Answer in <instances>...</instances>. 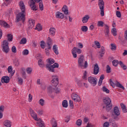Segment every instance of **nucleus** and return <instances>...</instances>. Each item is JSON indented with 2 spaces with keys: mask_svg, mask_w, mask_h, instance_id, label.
Masks as SVG:
<instances>
[{
  "mask_svg": "<svg viewBox=\"0 0 127 127\" xmlns=\"http://www.w3.org/2000/svg\"><path fill=\"white\" fill-rule=\"evenodd\" d=\"M19 5L21 11L17 15L16 21L18 22L22 20V22H24L25 20V5L22 1L19 2Z\"/></svg>",
  "mask_w": 127,
  "mask_h": 127,
  "instance_id": "obj_1",
  "label": "nucleus"
},
{
  "mask_svg": "<svg viewBox=\"0 0 127 127\" xmlns=\"http://www.w3.org/2000/svg\"><path fill=\"white\" fill-rule=\"evenodd\" d=\"M48 64L46 65V68L49 71V72H55V68H59V64L58 63H55V61L53 59H48ZM54 63H55L54 64ZM52 64H54L52 65Z\"/></svg>",
  "mask_w": 127,
  "mask_h": 127,
  "instance_id": "obj_2",
  "label": "nucleus"
},
{
  "mask_svg": "<svg viewBox=\"0 0 127 127\" xmlns=\"http://www.w3.org/2000/svg\"><path fill=\"white\" fill-rule=\"evenodd\" d=\"M103 109H106V112H110L113 109V104L112 103V100L110 97H106L103 98Z\"/></svg>",
  "mask_w": 127,
  "mask_h": 127,
  "instance_id": "obj_3",
  "label": "nucleus"
},
{
  "mask_svg": "<svg viewBox=\"0 0 127 127\" xmlns=\"http://www.w3.org/2000/svg\"><path fill=\"white\" fill-rule=\"evenodd\" d=\"M29 111L31 117H32L35 121L39 122H37V126L40 127H45V124H44V123L41 119H39L37 118V114H36L35 112H34V111H33L31 108L30 109Z\"/></svg>",
  "mask_w": 127,
  "mask_h": 127,
  "instance_id": "obj_4",
  "label": "nucleus"
},
{
  "mask_svg": "<svg viewBox=\"0 0 127 127\" xmlns=\"http://www.w3.org/2000/svg\"><path fill=\"white\" fill-rule=\"evenodd\" d=\"M78 67H80L81 69H86L88 67V63L85 62L84 56L80 55L78 59Z\"/></svg>",
  "mask_w": 127,
  "mask_h": 127,
  "instance_id": "obj_5",
  "label": "nucleus"
},
{
  "mask_svg": "<svg viewBox=\"0 0 127 127\" xmlns=\"http://www.w3.org/2000/svg\"><path fill=\"white\" fill-rule=\"evenodd\" d=\"M1 47L3 52L8 53V51H9V47H8V42H7V41H3Z\"/></svg>",
  "mask_w": 127,
  "mask_h": 127,
  "instance_id": "obj_6",
  "label": "nucleus"
},
{
  "mask_svg": "<svg viewBox=\"0 0 127 127\" xmlns=\"http://www.w3.org/2000/svg\"><path fill=\"white\" fill-rule=\"evenodd\" d=\"M98 6L100 9L101 16L105 15V12L104 11V8L105 7V2L103 0H98Z\"/></svg>",
  "mask_w": 127,
  "mask_h": 127,
  "instance_id": "obj_7",
  "label": "nucleus"
},
{
  "mask_svg": "<svg viewBox=\"0 0 127 127\" xmlns=\"http://www.w3.org/2000/svg\"><path fill=\"white\" fill-rule=\"evenodd\" d=\"M54 87L53 86H49L47 87V94L51 98L53 99L55 97V93H54Z\"/></svg>",
  "mask_w": 127,
  "mask_h": 127,
  "instance_id": "obj_8",
  "label": "nucleus"
},
{
  "mask_svg": "<svg viewBox=\"0 0 127 127\" xmlns=\"http://www.w3.org/2000/svg\"><path fill=\"white\" fill-rule=\"evenodd\" d=\"M41 2V0H30L29 3V5L32 9V10H37L36 8V5H35V2Z\"/></svg>",
  "mask_w": 127,
  "mask_h": 127,
  "instance_id": "obj_9",
  "label": "nucleus"
},
{
  "mask_svg": "<svg viewBox=\"0 0 127 127\" xmlns=\"http://www.w3.org/2000/svg\"><path fill=\"white\" fill-rule=\"evenodd\" d=\"M88 81L93 87H95V86L97 85V78L96 77L92 76L89 77L88 78Z\"/></svg>",
  "mask_w": 127,
  "mask_h": 127,
  "instance_id": "obj_10",
  "label": "nucleus"
},
{
  "mask_svg": "<svg viewBox=\"0 0 127 127\" xmlns=\"http://www.w3.org/2000/svg\"><path fill=\"white\" fill-rule=\"evenodd\" d=\"M71 98L74 102H80L81 101V98H80V97L78 95L76 94V93H73L71 95Z\"/></svg>",
  "mask_w": 127,
  "mask_h": 127,
  "instance_id": "obj_11",
  "label": "nucleus"
},
{
  "mask_svg": "<svg viewBox=\"0 0 127 127\" xmlns=\"http://www.w3.org/2000/svg\"><path fill=\"white\" fill-rule=\"evenodd\" d=\"M34 24H35V21L33 20V19H30L28 20V28L30 29L33 28L34 27Z\"/></svg>",
  "mask_w": 127,
  "mask_h": 127,
  "instance_id": "obj_12",
  "label": "nucleus"
},
{
  "mask_svg": "<svg viewBox=\"0 0 127 127\" xmlns=\"http://www.w3.org/2000/svg\"><path fill=\"white\" fill-rule=\"evenodd\" d=\"M99 70L100 67H99L98 64H95L94 66L93 74L94 75H98V74L99 73Z\"/></svg>",
  "mask_w": 127,
  "mask_h": 127,
  "instance_id": "obj_13",
  "label": "nucleus"
},
{
  "mask_svg": "<svg viewBox=\"0 0 127 127\" xmlns=\"http://www.w3.org/2000/svg\"><path fill=\"white\" fill-rule=\"evenodd\" d=\"M105 30L104 33L105 34V36L106 37H109V34H110V27L108 26V25L105 24Z\"/></svg>",
  "mask_w": 127,
  "mask_h": 127,
  "instance_id": "obj_14",
  "label": "nucleus"
},
{
  "mask_svg": "<svg viewBox=\"0 0 127 127\" xmlns=\"http://www.w3.org/2000/svg\"><path fill=\"white\" fill-rule=\"evenodd\" d=\"M52 79L53 80H52V83H53V84H55V86H57L59 83L58 76H57V75H53L52 76Z\"/></svg>",
  "mask_w": 127,
  "mask_h": 127,
  "instance_id": "obj_15",
  "label": "nucleus"
},
{
  "mask_svg": "<svg viewBox=\"0 0 127 127\" xmlns=\"http://www.w3.org/2000/svg\"><path fill=\"white\" fill-rule=\"evenodd\" d=\"M47 44L48 45V49H51V47H52L53 43L52 40L50 37H48L47 40Z\"/></svg>",
  "mask_w": 127,
  "mask_h": 127,
  "instance_id": "obj_16",
  "label": "nucleus"
},
{
  "mask_svg": "<svg viewBox=\"0 0 127 127\" xmlns=\"http://www.w3.org/2000/svg\"><path fill=\"white\" fill-rule=\"evenodd\" d=\"M11 123L9 120H5L3 123V127H11Z\"/></svg>",
  "mask_w": 127,
  "mask_h": 127,
  "instance_id": "obj_17",
  "label": "nucleus"
},
{
  "mask_svg": "<svg viewBox=\"0 0 127 127\" xmlns=\"http://www.w3.org/2000/svg\"><path fill=\"white\" fill-rule=\"evenodd\" d=\"M113 113L115 116H119L121 115V113L120 112V110L119 109V107H115L114 108Z\"/></svg>",
  "mask_w": 127,
  "mask_h": 127,
  "instance_id": "obj_18",
  "label": "nucleus"
},
{
  "mask_svg": "<svg viewBox=\"0 0 127 127\" xmlns=\"http://www.w3.org/2000/svg\"><path fill=\"white\" fill-rule=\"evenodd\" d=\"M0 25H1V26H4L5 28H9V25L3 20L0 21Z\"/></svg>",
  "mask_w": 127,
  "mask_h": 127,
  "instance_id": "obj_19",
  "label": "nucleus"
},
{
  "mask_svg": "<svg viewBox=\"0 0 127 127\" xmlns=\"http://www.w3.org/2000/svg\"><path fill=\"white\" fill-rule=\"evenodd\" d=\"M56 17L57 18H61L62 19H63V18H64V14L58 11L56 13Z\"/></svg>",
  "mask_w": 127,
  "mask_h": 127,
  "instance_id": "obj_20",
  "label": "nucleus"
},
{
  "mask_svg": "<svg viewBox=\"0 0 127 127\" xmlns=\"http://www.w3.org/2000/svg\"><path fill=\"white\" fill-rule=\"evenodd\" d=\"M89 18L90 16H89V15H86L83 16L82 18V21L83 23H87Z\"/></svg>",
  "mask_w": 127,
  "mask_h": 127,
  "instance_id": "obj_21",
  "label": "nucleus"
},
{
  "mask_svg": "<svg viewBox=\"0 0 127 127\" xmlns=\"http://www.w3.org/2000/svg\"><path fill=\"white\" fill-rule=\"evenodd\" d=\"M120 106L123 113H127V106H126V105L124 104V103H121Z\"/></svg>",
  "mask_w": 127,
  "mask_h": 127,
  "instance_id": "obj_22",
  "label": "nucleus"
},
{
  "mask_svg": "<svg viewBox=\"0 0 127 127\" xmlns=\"http://www.w3.org/2000/svg\"><path fill=\"white\" fill-rule=\"evenodd\" d=\"M106 50H105V48L103 46L101 47L100 51L99 52V53L100 54V56L101 57H103L105 54Z\"/></svg>",
  "mask_w": 127,
  "mask_h": 127,
  "instance_id": "obj_23",
  "label": "nucleus"
},
{
  "mask_svg": "<svg viewBox=\"0 0 127 127\" xmlns=\"http://www.w3.org/2000/svg\"><path fill=\"white\" fill-rule=\"evenodd\" d=\"M53 50L54 53H55V54H56V55H58V54H59V52L58 51V47H57V45H54L53 46Z\"/></svg>",
  "mask_w": 127,
  "mask_h": 127,
  "instance_id": "obj_24",
  "label": "nucleus"
},
{
  "mask_svg": "<svg viewBox=\"0 0 127 127\" xmlns=\"http://www.w3.org/2000/svg\"><path fill=\"white\" fill-rule=\"evenodd\" d=\"M2 80H3L4 83H5L6 84H7L8 83H9V77L6 76H3L1 78Z\"/></svg>",
  "mask_w": 127,
  "mask_h": 127,
  "instance_id": "obj_25",
  "label": "nucleus"
},
{
  "mask_svg": "<svg viewBox=\"0 0 127 127\" xmlns=\"http://www.w3.org/2000/svg\"><path fill=\"white\" fill-rule=\"evenodd\" d=\"M49 31L50 34H51V35H52V36H54V35H55L56 29H55V28H50L49 29Z\"/></svg>",
  "mask_w": 127,
  "mask_h": 127,
  "instance_id": "obj_26",
  "label": "nucleus"
},
{
  "mask_svg": "<svg viewBox=\"0 0 127 127\" xmlns=\"http://www.w3.org/2000/svg\"><path fill=\"white\" fill-rule=\"evenodd\" d=\"M83 83L84 82H83V80H76V84L78 85L79 88H81V87H83Z\"/></svg>",
  "mask_w": 127,
  "mask_h": 127,
  "instance_id": "obj_27",
  "label": "nucleus"
},
{
  "mask_svg": "<svg viewBox=\"0 0 127 127\" xmlns=\"http://www.w3.org/2000/svg\"><path fill=\"white\" fill-rule=\"evenodd\" d=\"M7 42H11L12 41V40L13 39V36L11 34H8L7 35Z\"/></svg>",
  "mask_w": 127,
  "mask_h": 127,
  "instance_id": "obj_28",
  "label": "nucleus"
},
{
  "mask_svg": "<svg viewBox=\"0 0 127 127\" xmlns=\"http://www.w3.org/2000/svg\"><path fill=\"white\" fill-rule=\"evenodd\" d=\"M62 11L64 14H68V7L66 5H64L62 8Z\"/></svg>",
  "mask_w": 127,
  "mask_h": 127,
  "instance_id": "obj_29",
  "label": "nucleus"
},
{
  "mask_svg": "<svg viewBox=\"0 0 127 127\" xmlns=\"http://www.w3.org/2000/svg\"><path fill=\"white\" fill-rule=\"evenodd\" d=\"M119 65H120L121 68L123 69V70H127V65L124 64V63L122 61L119 62Z\"/></svg>",
  "mask_w": 127,
  "mask_h": 127,
  "instance_id": "obj_30",
  "label": "nucleus"
},
{
  "mask_svg": "<svg viewBox=\"0 0 127 127\" xmlns=\"http://www.w3.org/2000/svg\"><path fill=\"white\" fill-rule=\"evenodd\" d=\"M7 71L8 73H10L11 74V76H13L14 73L12 72V66H9L7 68Z\"/></svg>",
  "mask_w": 127,
  "mask_h": 127,
  "instance_id": "obj_31",
  "label": "nucleus"
},
{
  "mask_svg": "<svg viewBox=\"0 0 127 127\" xmlns=\"http://www.w3.org/2000/svg\"><path fill=\"white\" fill-rule=\"evenodd\" d=\"M119 64H120V62H119V61L117 60H115L112 62V64L115 67H117Z\"/></svg>",
  "mask_w": 127,
  "mask_h": 127,
  "instance_id": "obj_32",
  "label": "nucleus"
},
{
  "mask_svg": "<svg viewBox=\"0 0 127 127\" xmlns=\"http://www.w3.org/2000/svg\"><path fill=\"white\" fill-rule=\"evenodd\" d=\"M75 49H76V47H74L73 49L71 50V53L73 55V58H77V54L75 52Z\"/></svg>",
  "mask_w": 127,
  "mask_h": 127,
  "instance_id": "obj_33",
  "label": "nucleus"
},
{
  "mask_svg": "<svg viewBox=\"0 0 127 127\" xmlns=\"http://www.w3.org/2000/svg\"><path fill=\"white\" fill-rule=\"evenodd\" d=\"M116 87L118 88H120V89H123V90H125V87L122 85V84L120 83V82H117L116 84Z\"/></svg>",
  "mask_w": 127,
  "mask_h": 127,
  "instance_id": "obj_34",
  "label": "nucleus"
},
{
  "mask_svg": "<svg viewBox=\"0 0 127 127\" xmlns=\"http://www.w3.org/2000/svg\"><path fill=\"white\" fill-rule=\"evenodd\" d=\"M35 29L38 30V31H41L42 30V26H41L40 24H38Z\"/></svg>",
  "mask_w": 127,
  "mask_h": 127,
  "instance_id": "obj_35",
  "label": "nucleus"
},
{
  "mask_svg": "<svg viewBox=\"0 0 127 127\" xmlns=\"http://www.w3.org/2000/svg\"><path fill=\"white\" fill-rule=\"evenodd\" d=\"M63 108H67L68 107V102L67 100H64L63 101Z\"/></svg>",
  "mask_w": 127,
  "mask_h": 127,
  "instance_id": "obj_36",
  "label": "nucleus"
},
{
  "mask_svg": "<svg viewBox=\"0 0 127 127\" xmlns=\"http://www.w3.org/2000/svg\"><path fill=\"white\" fill-rule=\"evenodd\" d=\"M26 42H27V40L26 38H23L20 41L19 43L20 44H26Z\"/></svg>",
  "mask_w": 127,
  "mask_h": 127,
  "instance_id": "obj_37",
  "label": "nucleus"
},
{
  "mask_svg": "<svg viewBox=\"0 0 127 127\" xmlns=\"http://www.w3.org/2000/svg\"><path fill=\"white\" fill-rule=\"evenodd\" d=\"M103 92L106 93V94H109L110 93V90L106 87V86H103L102 88Z\"/></svg>",
  "mask_w": 127,
  "mask_h": 127,
  "instance_id": "obj_38",
  "label": "nucleus"
},
{
  "mask_svg": "<svg viewBox=\"0 0 127 127\" xmlns=\"http://www.w3.org/2000/svg\"><path fill=\"white\" fill-rule=\"evenodd\" d=\"M51 124L52 127H57V122H56V121H55V120L53 119V120H52Z\"/></svg>",
  "mask_w": 127,
  "mask_h": 127,
  "instance_id": "obj_39",
  "label": "nucleus"
},
{
  "mask_svg": "<svg viewBox=\"0 0 127 127\" xmlns=\"http://www.w3.org/2000/svg\"><path fill=\"white\" fill-rule=\"evenodd\" d=\"M38 65L40 67H43V66H44V62H43L42 60H39L38 61Z\"/></svg>",
  "mask_w": 127,
  "mask_h": 127,
  "instance_id": "obj_40",
  "label": "nucleus"
},
{
  "mask_svg": "<svg viewBox=\"0 0 127 127\" xmlns=\"http://www.w3.org/2000/svg\"><path fill=\"white\" fill-rule=\"evenodd\" d=\"M111 32L114 36H117V29L115 28H113Z\"/></svg>",
  "mask_w": 127,
  "mask_h": 127,
  "instance_id": "obj_41",
  "label": "nucleus"
},
{
  "mask_svg": "<svg viewBox=\"0 0 127 127\" xmlns=\"http://www.w3.org/2000/svg\"><path fill=\"white\" fill-rule=\"evenodd\" d=\"M13 63L15 66H19V61H18V59H16L13 61Z\"/></svg>",
  "mask_w": 127,
  "mask_h": 127,
  "instance_id": "obj_42",
  "label": "nucleus"
},
{
  "mask_svg": "<svg viewBox=\"0 0 127 127\" xmlns=\"http://www.w3.org/2000/svg\"><path fill=\"white\" fill-rule=\"evenodd\" d=\"M81 30L83 32H87L88 31V27L86 26H83L81 27Z\"/></svg>",
  "mask_w": 127,
  "mask_h": 127,
  "instance_id": "obj_43",
  "label": "nucleus"
},
{
  "mask_svg": "<svg viewBox=\"0 0 127 127\" xmlns=\"http://www.w3.org/2000/svg\"><path fill=\"white\" fill-rule=\"evenodd\" d=\"M94 43L97 48H101V44H100V42L98 41H95Z\"/></svg>",
  "mask_w": 127,
  "mask_h": 127,
  "instance_id": "obj_44",
  "label": "nucleus"
},
{
  "mask_svg": "<svg viewBox=\"0 0 127 127\" xmlns=\"http://www.w3.org/2000/svg\"><path fill=\"white\" fill-rule=\"evenodd\" d=\"M97 26L103 27V26H104V22L102 21H99L97 23Z\"/></svg>",
  "mask_w": 127,
  "mask_h": 127,
  "instance_id": "obj_45",
  "label": "nucleus"
},
{
  "mask_svg": "<svg viewBox=\"0 0 127 127\" xmlns=\"http://www.w3.org/2000/svg\"><path fill=\"white\" fill-rule=\"evenodd\" d=\"M39 6L40 10H43V3H42V1L39 3Z\"/></svg>",
  "mask_w": 127,
  "mask_h": 127,
  "instance_id": "obj_46",
  "label": "nucleus"
},
{
  "mask_svg": "<svg viewBox=\"0 0 127 127\" xmlns=\"http://www.w3.org/2000/svg\"><path fill=\"white\" fill-rule=\"evenodd\" d=\"M111 66L110 65H107L106 66V72L107 73H111Z\"/></svg>",
  "mask_w": 127,
  "mask_h": 127,
  "instance_id": "obj_47",
  "label": "nucleus"
},
{
  "mask_svg": "<svg viewBox=\"0 0 127 127\" xmlns=\"http://www.w3.org/2000/svg\"><path fill=\"white\" fill-rule=\"evenodd\" d=\"M116 16H117V17H119V18H121V17H122V14L121 13V12L120 11H116Z\"/></svg>",
  "mask_w": 127,
  "mask_h": 127,
  "instance_id": "obj_48",
  "label": "nucleus"
},
{
  "mask_svg": "<svg viewBox=\"0 0 127 127\" xmlns=\"http://www.w3.org/2000/svg\"><path fill=\"white\" fill-rule=\"evenodd\" d=\"M75 52H76L77 54H81V53H82V50H81V49H80L76 48V49H75Z\"/></svg>",
  "mask_w": 127,
  "mask_h": 127,
  "instance_id": "obj_49",
  "label": "nucleus"
},
{
  "mask_svg": "<svg viewBox=\"0 0 127 127\" xmlns=\"http://www.w3.org/2000/svg\"><path fill=\"white\" fill-rule=\"evenodd\" d=\"M18 83L20 84V85H22V83H23V80H22V78L20 77H18Z\"/></svg>",
  "mask_w": 127,
  "mask_h": 127,
  "instance_id": "obj_50",
  "label": "nucleus"
},
{
  "mask_svg": "<svg viewBox=\"0 0 127 127\" xmlns=\"http://www.w3.org/2000/svg\"><path fill=\"white\" fill-rule=\"evenodd\" d=\"M29 53V51H28V50L25 49L23 52V55H28Z\"/></svg>",
  "mask_w": 127,
  "mask_h": 127,
  "instance_id": "obj_51",
  "label": "nucleus"
},
{
  "mask_svg": "<svg viewBox=\"0 0 127 127\" xmlns=\"http://www.w3.org/2000/svg\"><path fill=\"white\" fill-rule=\"evenodd\" d=\"M27 73L28 74H31V72H32V69L30 67H28L26 69Z\"/></svg>",
  "mask_w": 127,
  "mask_h": 127,
  "instance_id": "obj_52",
  "label": "nucleus"
},
{
  "mask_svg": "<svg viewBox=\"0 0 127 127\" xmlns=\"http://www.w3.org/2000/svg\"><path fill=\"white\" fill-rule=\"evenodd\" d=\"M11 51L13 53H16V47L13 46L11 48Z\"/></svg>",
  "mask_w": 127,
  "mask_h": 127,
  "instance_id": "obj_53",
  "label": "nucleus"
},
{
  "mask_svg": "<svg viewBox=\"0 0 127 127\" xmlns=\"http://www.w3.org/2000/svg\"><path fill=\"white\" fill-rule=\"evenodd\" d=\"M3 111H4V106L1 105L0 106V113H3Z\"/></svg>",
  "mask_w": 127,
  "mask_h": 127,
  "instance_id": "obj_54",
  "label": "nucleus"
},
{
  "mask_svg": "<svg viewBox=\"0 0 127 127\" xmlns=\"http://www.w3.org/2000/svg\"><path fill=\"white\" fill-rule=\"evenodd\" d=\"M110 127V124L109 122H105L103 124V127Z\"/></svg>",
  "mask_w": 127,
  "mask_h": 127,
  "instance_id": "obj_55",
  "label": "nucleus"
},
{
  "mask_svg": "<svg viewBox=\"0 0 127 127\" xmlns=\"http://www.w3.org/2000/svg\"><path fill=\"white\" fill-rule=\"evenodd\" d=\"M116 48H117V47L115 45L111 44V50L114 51V50H116Z\"/></svg>",
  "mask_w": 127,
  "mask_h": 127,
  "instance_id": "obj_56",
  "label": "nucleus"
},
{
  "mask_svg": "<svg viewBox=\"0 0 127 127\" xmlns=\"http://www.w3.org/2000/svg\"><path fill=\"white\" fill-rule=\"evenodd\" d=\"M39 104L41 106H44V100L41 99L39 101Z\"/></svg>",
  "mask_w": 127,
  "mask_h": 127,
  "instance_id": "obj_57",
  "label": "nucleus"
},
{
  "mask_svg": "<svg viewBox=\"0 0 127 127\" xmlns=\"http://www.w3.org/2000/svg\"><path fill=\"white\" fill-rule=\"evenodd\" d=\"M77 126H81L82 125V120L79 119L76 122Z\"/></svg>",
  "mask_w": 127,
  "mask_h": 127,
  "instance_id": "obj_58",
  "label": "nucleus"
},
{
  "mask_svg": "<svg viewBox=\"0 0 127 127\" xmlns=\"http://www.w3.org/2000/svg\"><path fill=\"white\" fill-rule=\"evenodd\" d=\"M69 107L71 108H73V107H74V104H73V101L72 100H70L69 101Z\"/></svg>",
  "mask_w": 127,
  "mask_h": 127,
  "instance_id": "obj_59",
  "label": "nucleus"
},
{
  "mask_svg": "<svg viewBox=\"0 0 127 127\" xmlns=\"http://www.w3.org/2000/svg\"><path fill=\"white\" fill-rule=\"evenodd\" d=\"M49 50L50 49H48V48L47 49H45V53L48 56H49V54H50Z\"/></svg>",
  "mask_w": 127,
  "mask_h": 127,
  "instance_id": "obj_60",
  "label": "nucleus"
},
{
  "mask_svg": "<svg viewBox=\"0 0 127 127\" xmlns=\"http://www.w3.org/2000/svg\"><path fill=\"white\" fill-rule=\"evenodd\" d=\"M77 46L78 47V48H83V44L81 43H78L77 44Z\"/></svg>",
  "mask_w": 127,
  "mask_h": 127,
  "instance_id": "obj_61",
  "label": "nucleus"
},
{
  "mask_svg": "<svg viewBox=\"0 0 127 127\" xmlns=\"http://www.w3.org/2000/svg\"><path fill=\"white\" fill-rule=\"evenodd\" d=\"M83 79H86L87 78V71H84L83 73V76H82Z\"/></svg>",
  "mask_w": 127,
  "mask_h": 127,
  "instance_id": "obj_62",
  "label": "nucleus"
},
{
  "mask_svg": "<svg viewBox=\"0 0 127 127\" xmlns=\"http://www.w3.org/2000/svg\"><path fill=\"white\" fill-rule=\"evenodd\" d=\"M39 116H41L42 115H43V111L42 110H39L38 112H37Z\"/></svg>",
  "mask_w": 127,
  "mask_h": 127,
  "instance_id": "obj_63",
  "label": "nucleus"
},
{
  "mask_svg": "<svg viewBox=\"0 0 127 127\" xmlns=\"http://www.w3.org/2000/svg\"><path fill=\"white\" fill-rule=\"evenodd\" d=\"M29 102H31V101H32V95L30 94H29Z\"/></svg>",
  "mask_w": 127,
  "mask_h": 127,
  "instance_id": "obj_64",
  "label": "nucleus"
}]
</instances>
